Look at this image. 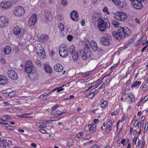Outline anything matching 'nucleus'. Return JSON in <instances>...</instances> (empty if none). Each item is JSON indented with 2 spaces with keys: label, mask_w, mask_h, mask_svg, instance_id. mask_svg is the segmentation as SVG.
<instances>
[{
  "label": "nucleus",
  "mask_w": 148,
  "mask_h": 148,
  "mask_svg": "<svg viewBox=\"0 0 148 148\" xmlns=\"http://www.w3.org/2000/svg\"><path fill=\"white\" fill-rule=\"evenodd\" d=\"M117 32L114 31L112 34L113 37L118 40H120L122 38H124L126 36H128L131 33V32L129 29L127 27H118Z\"/></svg>",
  "instance_id": "f257e3e1"
},
{
  "label": "nucleus",
  "mask_w": 148,
  "mask_h": 148,
  "mask_svg": "<svg viewBox=\"0 0 148 148\" xmlns=\"http://www.w3.org/2000/svg\"><path fill=\"white\" fill-rule=\"evenodd\" d=\"M92 53L90 50L84 51L83 50H81L78 54L77 53L72 55L73 60L75 62L77 61L79 57H81L82 59L86 60L88 58L91 57Z\"/></svg>",
  "instance_id": "f03ea898"
},
{
  "label": "nucleus",
  "mask_w": 148,
  "mask_h": 148,
  "mask_svg": "<svg viewBox=\"0 0 148 148\" xmlns=\"http://www.w3.org/2000/svg\"><path fill=\"white\" fill-rule=\"evenodd\" d=\"M98 27L101 32H105L110 27V23L107 18L100 19L97 23Z\"/></svg>",
  "instance_id": "7ed1b4c3"
},
{
  "label": "nucleus",
  "mask_w": 148,
  "mask_h": 148,
  "mask_svg": "<svg viewBox=\"0 0 148 148\" xmlns=\"http://www.w3.org/2000/svg\"><path fill=\"white\" fill-rule=\"evenodd\" d=\"M127 15L124 12H116L114 15V18L117 20L120 21H124L127 19Z\"/></svg>",
  "instance_id": "20e7f679"
},
{
  "label": "nucleus",
  "mask_w": 148,
  "mask_h": 148,
  "mask_svg": "<svg viewBox=\"0 0 148 148\" xmlns=\"http://www.w3.org/2000/svg\"><path fill=\"white\" fill-rule=\"evenodd\" d=\"M13 13L14 15L16 16H23L25 12L24 8L22 7L18 6L14 8Z\"/></svg>",
  "instance_id": "39448f33"
},
{
  "label": "nucleus",
  "mask_w": 148,
  "mask_h": 148,
  "mask_svg": "<svg viewBox=\"0 0 148 148\" xmlns=\"http://www.w3.org/2000/svg\"><path fill=\"white\" fill-rule=\"evenodd\" d=\"M59 54L62 58H65L68 56V48L64 45L61 46L59 48Z\"/></svg>",
  "instance_id": "423d86ee"
},
{
  "label": "nucleus",
  "mask_w": 148,
  "mask_h": 148,
  "mask_svg": "<svg viewBox=\"0 0 148 148\" xmlns=\"http://www.w3.org/2000/svg\"><path fill=\"white\" fill-rule=\"evenodd\" d=\"M9 23V20L5 17H0V27L3 28L7 26Z\"/></svg>",
  "instance_id": "0eeeda50"
},
{
  "label": "nucleus",
  "mask_w": 148,
  "mask_h": 148,
  "mask_svg": "<svg viewBox=\"0 0 148 148\" xmlns=\"http://www.w3.org/2000/svg\"><path fill=\"white\" fill-rule=\"evenodd\" d=\"M110 38L111 37L109 34H107L106 36H104V37L101 38V43L104 45H109L110 44L109 40Z\"/></svg>",
  "instance_id": "6e6552de"
},
{
  "label": "nucleus",
  "mask_w": 148,
  "mask_h": 148,
  "mask_svg": "<svg viewBox=\"0 0 148 148\" xmlns=\"http://www.w3.org/2000/svg\"><path fill=\"white\" fill-rule=\"evenodd\" d=\"M37 19L36 15L35 14H33L31 16L28 21V25L31 26H33L36 23Z\"/></svg>",
  "instance_id": "1a4fd4ad"
},
{
  "label": "nucleus",
  "mask_w": 148,
  "mask_h": 148,
  "mask_svg": "<svg viewBox=\"0 0 148 148\" xmlns=\"http://www.w3.org/2000/svg\"><path fill=\"white\" fill-rule=\"evenodd\" d=\"M33 64L30 61H28L25 64V71L28 73H30L33 69Z\"/></svg>",
  "instance_id": "9d476101"
},
{
  "label": "nucleus",
  "mask_w": 148,
  "mask_h": 148,
  "mask_svg": "<svg viewBox=\"0 0 148 148\" xmlns=\"http://www.w3.org/2000/svg\"><path fill=\"white\" fill-rule=\"evenodd\" d=\"M7 73L10 78L13 80H16L18 78L17 73L13 70L10 69L7 72Z\"/></svg>",
  "instance_id": "9b49d317"
},
{
  "label": "nucleus",
  "mask_w": 148,
  "mask_h": 148,
  "mask_svg": "<svg viewBox=\"0 0 148 148\" xmlns=\"http://www.w3.org/2000/svg\"><path fill=\"white\" fill-rule=\"evenodd\" d=\"M132 4L133 7L137 10L141 9L143 7L141 3L138 0L133 1L132 3Z\"/></svg>",
  "instance_id": "f8f14e48"
},
{
  "label": "nucleus",
  "mask_w": 148,
  "mask_h": 148,
  "mask_svg": "<svg viewBox=\"0 0 148 148\" xmlns=\"http://www.w3.org/2000/svg\"><path fill=\"white\" fill-rule=\"evenodd\" d=\"M12 5L11 2L7 1L2 2L0 4V5L2 8L6 9L10 7Z\"/></svg>",
  "instance_id": "ddd939ff"
},
{
  "label": "nucleus",
  "mask_w": 148,
  "mask_h": 148,
  "mask_svg": "<svg viewBox=\"0 0 148 148\" xmlns=\"http://www.w3.org/2000/svg\"><path fill=\"white\" fill-rule=\"evenodd\" d=\"M8 83L7 78L4 75H0V85H4Z\"/></svg>",
  "instance_id": "4468645a"
},
{
  "label": "nucleus",
  "mask_w": 148,
  "mask_h": 148,
  "mask_svg": "<svg viewBox=\"0 0 148 148\" xmlns=\"http://www.w3.org/2000/svg\"><path fill=\"white\" fill-rule=\"evenodd\" d=\"M71 19L75 21H77L79 19L78 13L75 11H73L71 14Z\"/></svg>",
  "instance_id": "2eb2a0df"
},
{
  "label": "nucleus",
  "mask_w": 148,
  "mask_h": 148,
  "mask_svg": "<svg viewBox=\"0 0 148 148\" xmlns=\"http://www.w3.org/2000/svg\"><path fill=\"white\" fill-rule=\"evenodd\" d=\"M91 47L92 50L94 51L101 50L98 47L96 43L93 40L91 41Z\"/></svg>",
  "instance_id": "dca6fc26"
},
{
  "label": "nucleus",
  "mask_w": 148,
  "mask_h": 148,
  "mask_svg": "<svg viewBox=\"0 0 148 148\" xmlns=\"http://www.w3.org/2000/svg\"><path fill=\"white\" fill-rule=\"evenodd\" d=\"M54 69L56 72H61L63 70V66L60 64H57L54 66Z\"/></svg>",
  "instance_id": "f3484780"
},
{
  "label": "nucleus",
  "mask_w": 148,
  "mask_h": 148,
  "mask_svg": "<svg viewBox=\"0 0 148 148\" xmlns=\"http://www.w3.org/2000/svg\"><path fill=\"white\" fill-rule=\"evenodd\" d=\"M39 58L40 59H44L46 57V55L44 49L40 51H38L36 53Z\"/></svg>",
  "instance_id": "a211bd4d"
},
{
  "label": "nucleus",
  "mask_w": 148,
  "mask_h": 148,
  "mask_svg": "<svg viewBox=\"0 0 148 148\" xmlns=\"http://www.w3.org/2000/svg\"><path fill=\"white\" fill-rule=\"evenodd\" d=\"M45 18L47 21H51L52 19L51 14L48 10L45 11Z\"/></svg>",
  "instance_id": "6ab92c4d"
},
{
  "label": "nucleus",
  "mask_w": 148,
  "mask_h": 148,
  "mask_svg": "<svg viewBox=\"0 0 148 148\" xmlns=\"http://www.w3.org/2000/svg\"><path fill=\"white\" fill-rule=\"evenodd\" d=\"M13 32L15 35H18L21 32V29L18 26H16L14 27L13 29Z\"/></svg>",
  "instance_id": "aec40b11"
},
{
  "label": "nucleus",
  "mask_w": 148,
  "mask_h": 148,
  "mask_svg": "<svg viewBox=\"0 0 148 148\" xmlns=\"http://www.w3.org/2000/svg\"><path fill=\"white\" fill-rule=\"evenodd\" d=\"M44 49L43 47L39 43L36 44L35 46V50L36 52H37L38 51H41L42 50H43Z\"/></svg>",
  "instance_id": "412c9836"
},
{
  "label": "nucleus",
  "mask_w": 148,
  "mask_h": 148,
  "mask_svg": "<svg viewBox=\"0 0 148 148\" xmlns=\"http://www.w3.org/2000/svg\"><path fill=\"white\" fill-rule=\"evenodd\" d=\"M88 127L91 133H94L96 130V124H93L89 125Z\"/></svg>",
  "instance_id": "4be33fe9"
},
{
  "label": "nucleus",
  "mask_w": 148,
  "mask_h": 148,
  "mask_svg": "<svg viewBox=\"0 0 148 148\" xmlns=\"http://www.w3.org/2000/svg\"><path fill=\"white\" fill-rule=\"evenodd\" d=\"M11 51V47L9 46H6L4 48L3 52L6 54H9L10 53Z\"/></svg>",
  "instance_id": "5701e85b"
},
{
  "label": "nucleus",
  "mask_w": 148,
  "mask_h": 148,
  "mask_svg": "<svg viewBox=\"0 0 148 148\" xmlns=\"http://www.w3.org/2000/svg\"><path fill=\"white\" fill-rule=\"evenodd\" d=\"M44 69L45 71L47 73H51L52 72L51 68L48 64H45L44 66Z\"/></svg>",
  "instance_id": "b1692460"
},
{
  "label": "nucleus",
  "mask_w": 148,
  "mask_h": 148,
  "mask_svg": "<svg viewBox=\"0 0 148 148\" xmlns=\"http://www.w3.org/2000/svg\"><path fill=\"white\" fill-rule=\"evenodd\" d=\"M100 19H102L100 17V15L97 13H95L93 14V19L95 21H97L98 22Z\"/></svg>",
  "instance_id": "393cba45"
},
{
  "label": "nucleus",
  "mask_w": 148,
  "mask_h": 148,
  "mask_svg": "<svg viewBox=\"0 0 148 148\" xmlns=\"http://www.w3.org/2000/svg\"><path fill=\"white\" fill-rule=\"evenodd\" d=\"M69 51L71 55L77 53L75 49V47L73 45L70 47L69 49Z\"/></svg>",
  "instance_id": "a878e982"
},
{
  "label": "nucleus",
  "mask_w": 148,
  "mask_h": 148,
  "mask_svg": "<svg viewBox=\"0 0 148 148\" xmlns=\"http://www.w3.org/2000/svg\"><path fill=\"white\" fill-rule=\"evenodd\" d=\"M63 112H61L60 111L58 110H53L52 112V114L53 115L60 116L62 114Z\"/></svg>",
  "instance_id": "bb28decb"
},
{
  "label": "nucleus",
  "mask_w": 148,
  "mask_h": 148,
  "mask_svg": "<svg viewBox=\"0 0 148 148\" xmlns=\"http://www.w3.org/2000/svg\"><path fill=\"white\" fill-rule=\"evenodd\" d=\"M95 95V93L94 92L93 90H91L90 92L88 95H86V97L87 98H91L93 97H94Z\"/></svg>",
  "instance_id": "cd10ccee"
},
{
  "label": "nucleus",
  "mask_w": 148,
  "mask_h": 148,
  "mask_svg": "<svg viewBox=\"0 0 148 148\" xmlns=\"http://www.w3.org/2000/svg\"><path fill=\"white\" fill-rule=\"evenodd\" d=\"M141 84V82L139 81L136 82L134 83L131 86V88L134 87H138Z\"/></svg>",
  "instance_id": "c85d7f7f"
},
{
  "label": "nucleus",
  "mask_w": 148,
  "mask_h": 148,
  "mask_svg": "<svg viewBox=\"0 0 148 148\" xmlns=\"http://www.w3.org/2000/svg\"><path fill=\"white\" fill-rule=\"evenodd\" d=\"M127 97L130 98L131 101L132 102L134 101L135 100V97L132 93L129 94L127 95Z\"/></svg>",
  "instance_id": "c756f323"
},
{
  "label": "nucleus",
  "mask_w": 148,
  "mask_h": 148,
  "mask_svg": "<svg viewBox=\"0 0 148 148\" xmlns=\"http://www.w3.org/2000/svg\"><path fill=\"white\" fill-rule=\"evenodd\" d=\"M4 94L7 95L10 97H12L14 96L15 94V92H12L9 93L6 92L4 93Z\"/></svg>",
  "instance_id": "7c9ffc66"
},
{
  "label": "nucleus",
  "mask_w": 148,
  "mask_h": 148,
  "mask_svg": "<svg viewBox=\"0 0 148 148\" xmlns=\"http://www.w3.org/2000/svg\"><path fill=\"white\" fill-rule=\"evenodd\" d=\"M59 28L61 31H63L64 29V26L62 23H60L59 25Z\"/></svg>",
  "instance_id": "2f4dec72"
},
{
  "label": "nucleus",
  "mask_w": 148,
  "mask_h": 148,
  "mask_svg": "<svg viewBox=\"0 0 148 148\" xmlns=\"http://www.w3.org/2000/svg\"><path fill=\"white\" fill-rule=\"evenodd\" d=\"M108 105L107 102L106 101H103L101 104L100 106L102 108H104Z\"/></svg>",
  "instance_id": "473e14b6"
},
{
  "label": "nucleus",
  "mask_w": 148,
  "mask_h": 148,
  "mask_svg": "<svg viewBox=\"0 0 148 148\" xmlns=\"http://www.w3.org/2000/svg\"><path fill=\"white\" fill-rule=\"evenodd\" d=\"M41 38L43 41H47L49 39V37L47 35H42L41 36Z\"/></svg>",
  "instance_id": "72a5a7b5"
},
{
  "label": "nucleus",
  "mask_w": 148,
  "mask_h": 148,
  "mask_svg": "<svg viewBox=\"0 0 148 148\" xmlns=\"http://www.w3.org/2000/svg\"><path fill=\"white\" fill-rule=\"evenodd\" d=\"M112 24L113 26L115 27H118L119 25V23L118 21H112Z\"/></svg>",
  "instance_id": "f704fd0d"
},
{
  "label": "nucleus",
  "mask_w": 148,
  "mask_h": 148,
  "mask_svg": "<svg viewBox=\"0 0 148 148\" xmlns=\"http://www.w3.org/2000/svg\"><path fill=\"white\" fill-rule=\"evenodd\" d=\"M135 124H136L135 127L137 126L138 128H140L141 127V123L138 122L137 120H136L135 122Z\"/></svg>",
  "instance_id": "c9c22d12"
},
{
  "label": "nucleus",
  "mask_w": 148,
  "mask_h": 148,
  "mask_svg": "<svg viewBox=\"0 0 148 148\" xmlns=\"http://www.w3.org/2000/svg\"><path fill=\"white\" fill-rule=\"evenodd\" d=\"M112 127L111 125L110 124H107L106 125V130L107 131H110L112 130Z\"/></svg>",
  "instance_id": "e433bc0d"
},
{
  "label": "nucleus",
  "mask_w": 148,
  "mask_h": 148,
  "mask_svg": "<svg viewBox=\"0 0 148 148\" xmlns=\"http://www.w3.org/2000/svg\"><path fill=\"white\" fill-rule=\"evenodd\" d=\"M61 117H59V118L58 117H51L50 118V120L51 121H56L57 120H59L60 119H61Z\"/></svg>",
  "instance_id": "4c0bfd02"
},
{
  "label": "nucleus",
  "mask_w": 148,
  "mask_h": 148,
  "mask_svg": "<svg viewBox=\"0 0 148 148\" xmlns=\"http://www.w3.org/2000/svg\"><path fill=\"white\" fill-rule=\"evenodd\" d=\"M56 90V89H54L53 90L51 91L50 92H49L48 93H47L46 92H45L42 95H41V96H42V95L44 96H46L47 97L49 95H50V94L51 92L55 91Z\"/></svg>",
  "instance_id": "58836bf2"
},
{
  "label": "nucleus",
  "mask_w": 148,
  "mask_h": 148,
  "mask_svg": "<svg viewBox=\"0 0 148 148\" xmlns=\"http://www.w3.org/2000/svg\"><path fill=\"white\" fill-rule=\"evenodd\" d=\"M91 42L90 43L89 41H86L85 44V46L86 47L89 48L91 47Z\"/></svg>",
  "instance_id": "ea45409f"
},
{
  "label": "nucleus",
  "mask_w": 148,
  "mask_h": 148,
  "mask_svg": "<svg viewBox=\"0 0 148 148\" xmlns=\"http://www.w3.org/2000/svg\"><path fill=\"white\" fill-rule=\"evenodd\" d=\"M61 3L63 6H66L68 3L67 0H62Z\"/></svg>",
  "instance_id": "a19ab883"
},
{
  "label": "nucleus",
  "mask_w": 148,
  "mask_h": 148,
  "mask_svg": "<svg viewBox=\"0 0 148 148\" xmlns=\"http://www.w3.org/2000/svg\"><path fill=\"white\" fill-rule=\"evenodd\" d=\"M112 1L116 4L118 5H120L121 3L120 0H112Z\"/></svg>",
  "instance_id": "79ce46f5"
},
{
  "label": "nucleus",
  "mask_w": 148,
  "mask_h": 148,
  "mask_svg": "<svg viewBox=\"0 0 148 148\" xmlns=\"http://www.w3.org/2000/svg\"><path fill=\"white\" fill-rule=\"evenodd\" d=\"M74 143L73 140H71V141L67 143V146L69 147H70L74 145Z\"/></svg>",
  "instance_id": "37998d69"
},
{
  "label": "nucleus",
  "mask_w": 148,
  "mask_h": 148,
  "mask_svg": "<svg viewBox=\"0 0 148 148\" xmlns=\"http://www.w3.org/2000/svg\"><path fill=\"white\" fill-rule=\"evenodd\" d=\"M50 121H51L50 120H45L44 119V120L42 122H41L40 123H44V124H46L47 123H50Z\"/></svg>",
  "instance_id": "c03bdc74"
},
{
  "label": "nucleus",
  "mask_w": 148,
  "mask_h": 148,
  "mask_svg": "<svg viewBox=\"0 0 148 148\" xmlns=\"http://www.w3.org/2000/svg\"><path fill=\"white\" fill-rule=\"evenodd\" d=\"M2 117L3 118H5L7 120L10 119H11V117L10 116L8 115H5L2 116Z\"/></svg>",
  "instance_id": "a18cd8bd"
},
{
  "label": "nucleus",
  "mask_w": 148,
  "mask_h": 148,
  "mask_svg": "<svg viewBox=\"0 0 148 148\" xmlns=\"http://www.w3.org/2000/svg\"><path fill=\"white\" fill-rule=\"evenodd\" d=\"M42 124L38 126V127L41 129H42V128H45L47 127V125L46 124H44V123H42Z\"/></svg>",
  "instance_id": "49530a36"
},
{
  "label": "nucleus",
  "mask_w": 148,
  "mask_h": 148,
  "mask_svg": "<svg viewBox=\"0 0 148 148\" xmlns=\"http://www.w3.org/2000/svg\"><path fill=\"white\" fill-rule=\"evenodd\" d=\"M73 36L70 35H68L67 37V39L68 41H71L73 39Z\"/></svg>",
  "instance_id": "de8ad7c7"
},
{
  "label": "nucleus",
  "mask_w": 148,
  "mask_h": 148,
  "mask_svg": "<svg viewBox=\"0 0 148 148\" xmlns=\"http://www.w3.org/2000/svg\"><path fill=\"white\" fill-rule=\"evenodd\" d=\"M58 107V106L57 105H54L52 107L51 109L52 110V112H53V110H56V109Z\"/></svg>",
  "instance_id": "09e8293b"
},
{
  "label": "nucleus",
  "mask_w": 148,
  "mask_h": 148,
  "mask_svg": "<svg viewBox=\"0 0 148 148\" xmlns=\"http://www.w3.org/2000/svg\"><path fill=\"white\" fill-rule=\"evenodd\" d=\"M147 85L145 84L142 88V90L143 91H145L147 89Z\"/></svg>",
  "instance_id": "8fccbe9b"
},
{
  "label": "nucleus",
  "mask_w": 148,
  "mask_h": 148,
  "mask_svg": "<svg viewBox=\"0 0 148 148\" xmlns=\"http://www.w3.org/2000/svg\"><path fill=\"white\" fill-rule=\"evenodd\" d=\"M55 89H56V90H57V92H60L64 90V88H62V87L57 88L56 89L55 88Z\"/></svg>",
  "instance_id": "3c124183"
},
{
  "label": "nucleus",
  "mask_w": 148,
  "mask_h": 148,
  "mask_svg": "<svg viewBox=\"0 0 148 148\" xmlns=\"http://www.w3.org/2000/svg\"><path fill=\"white\" fill-rule=\"evenodd\" d=\"M91 137V136L89 135H87L84 137V139L85 140H88Z\"/></svg>",
  "instance_id": "603ef678"
},
{
  "label": "nucleus",
  "mask_w": 148,
  "mask_h": 148,
  "mask_svg": "<svg viewBox=\"0 0 148 148\" xmlns=\"http://www.w3.org/2000/svg\"><path fill=\"white\" fill-rule=\"evenodd\" d=\"M138 138L136 137L135 136L134 137L133 139V144L134 145L136 144V141L137 140Z\"/></svg>",
  "instance_id": "864d4df0"
},
{
  "label": "nucleus",
  "mask_w": 148,
  "mask_h": 148,
  "mask_svg": "<svg viewBox=\"0 0 148 148\" xmlns=\"http://www.w3.org/2000/svg\"><path fill=\"white\" fill-rule=\"evenodd\" d=\"M8 129L10 130H14L15 129V127L13 126H8L6 127Z\"/></svg>",
  "instance_id": "5fc2aeb1"
},
{
  "label": "nucleus",
  "mask_w": 148,
  "mask_h": 148,
  "mask_svg": "<svg viewBox=\"0 0 148 148\" xmlns=\"http://www.w3.org/2000/svg\"><path fill=\"white\" fill-rule=\"evenodd\" d=\"M36 63L37 65L40 67L41 66H42L40 62L38 60H36Z\"/></svg>",
  "instance_id": "6e6d98bb"
},
{
  "label": "nucleus",
  "mask_w": 148,
  "mask_h": 148,
  "mask_svg": "<svg viewBox=\"0 0 148 148\" xmlns=\"http://www.w3.org/2000/svg\"><path fill=\"white\" fill-rule=\"evenodd\" d=\"M117 114V110H114V112H112L111 114V115L112 116H113V115H116Z\"/></svg>",
  "instance_id": "4d7b16f0"
},
{
  "label": "nucleus",
  "mask_w": 148,
  "mask_h": 148,
  "mask_svg": "<svg viewBox=\"0 0 148 148\" xmlns=\"http://www.w3.org/2000/svg\"><path fill=\"white\" fill-rule=\"evenodd\" d=\"M83 133L82 132H80L77 133V137L80 138L81 136L83 135Z\"/></svg>",
  "instance_id": "13d9d810"
},
{
  "label": "nucleus",
  "mask_w": 148,
  "mask_h": 148,
  "mask_svg": "<svg viewBox=\"0 0 148 148\" xmlns=\"http://www.w3.org/2000/svg\"><path fill=\"white\" fill-rule=\"evenodd\" d=\"M40 132L43 134H45L46 133V131L45 130L43 129H41L40 130Z\"/></svg>",
  "instance_id": "bf43d9fd"
},
{
  "label": "nucleus",
  "mask_w": 148,
  "mask_h": 148,
  "mask_svg": "<svg viewBox=\"0 0 148 148\" xmlns=\"http://www.w3.org/2000/svg\"><path fill=\"white\" fill-rule=\"evenodd\" d=\"M3 145L5 147H8L9 146V144L7 142L3 143Z\"/></svg>",
  "instance_id": "052dcab7"
},
{
  "label": "nucleus",
  "mask_w": 148,
  "mask_h": 148,
  "mask_svg": "<svg viewBox=\"0 0 148 148\" xmlns=\"http://www.w3.org/2000/svg\"><path fill=\"white\" fill-rule=\"evenodd\" d=\"M3 104L5 106H11V105L8 102H4Z\"/></svg>",
  "instance_id": "680f3d73"
},
{
  "label": "nucleus",
  "mask_w": 148,
  "mask_h": 148,
  "mask_svg": "<svg viewBox=\"0 0 148 148\" xmlns=\"http://www.w3.org/2000/svg\"><path fill=\"white\" fill-rule=\"evenodd\" d=\"M145 142L144 140H143L142 142V144L141 146V148H144L145 145Z\"/></svg>",
  "instance_id": "e2e57ef3"
},
{
  "label": "nucleus",
  "mask_w": 148,
  "mask_h": 148,
  "mask_svg": "<svg viewBox=\"0 0 148 148\" xmlns=\"http://www.w3.org/2000/svg\"><path fill=\"white\" fill-rule=\"evenodd\" d=\"M81 25L83 26L85 25V21L84 19H82L81 22Z\"/></svg>",
  "instance_id": "0e129e2a"
},
{
  "label": "nucleus",
  "mask_w": 148,
  "mask_h": 148,
  "mask_svg": "<svg viewBox=\"0 0 148 148\" xmlns=\"http://www.w3.org/2000/svg\"><path fill=\"white\" fill-rule=\"evenodd\" d=\"M92 148H100L99 146L98 145H93Z\"/></svg>",
  "instance_id": "69168bd1"
},
{
  "label": "nucleus",
  "mask_w": 148,
  "mask_h": 148,
  "mask_svg": "<svg viewBox=\"0 0 148 148\" xmlns=\"http://www.w3.org/2000/svg\"><path fill=\"white\" fill-rule=\"evenodd\" d=\"M136 22L138 24H140V21L137 18H136L135 19Z\"/></svg>",
  "instance_id": "338daca9"
},
{
  "label": "nucleus",
  "mask_w": 148,
  "mask_h": 148,
  "mask_svg": "<svg viewBox=\"0 0 148 148\" xmlns=\"http://www.w3.org/2000/svg\"><path fill=\"white\" fill-rule=\"evenodd\" d=\"M31 146L32 147L34 148H36L37 147L36 145L34 143H32L31 144Z\"/></svg>",
  "instance_id": "774afa93"
}]
</instances>
